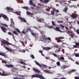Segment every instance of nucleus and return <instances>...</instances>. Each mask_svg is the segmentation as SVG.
<instances>
[{"label":"nucleus","instance_id":"nucleus-1","mask_svg":"<svg viewBox=\"0 0 79 79\" xmlns=\"http://www.w3.org/2000/svg\"><path fill=\"white\" fill-rule=\"evenodd\" d=\"M35 63L36 64H37V65H38V66H39L40 67V68H42V66L44 68H47V65L44 64H41V65H40L39 64V63L37 62L36 61H35Z\"/></svg>","mask_w":79,"mask_h":79},{"label":"nucleus","instance_id":"nucleus-2","mask_svg":"<svg viewBox=\"0 0 79 79\" xmlns=\"http://www.w3.org/2000/svg\"><path fill=\"white\" fill-rule=\"evenodd\" d=\"M4 41H2V43H3L4 45H5L6 44L7 45H12V46H14V45L12 44H11V43H10L8 42L5 40H3Z\"/></svg>","mask_w":79,"mask_h":79},{"label":"nucleus","instance_id":"nucleus-3","mask_svg":"<svg viewBox=\"0 0 79 79\" xmlns=\"http://www.w3.org/2000/svg\"><path fill=\"white\" fill-rule=\"evenodd\" d=\"M18 18L20 21H22L23 22H24V23H26L27 22V21L24 19V18H23L22 17H21L20 16H18Z\"/></svg>","mask_w":79,"mask_h":79},{"label":"nucleus","instance_id":"nucleus-4","mask_svg":"<svg viewBox=\"0 0 79 79\" xmlns=\"http://www.w3.org/2000/svg\"><path fill=\"white\" fill-rule=\"evenodd\" d=\"M2 17L3 18H4L5 19H6V20L7 21H9V19H8V17H7V16L6 15L3 14H2Z\"/></svg>","mask_w":79,"mask_h":79},{"label":"nucleus","instance_id":"nucleus-5","mask_svg":"<svg viewBox=\"0 0 79 79\" xmlns=\"http://www.w3.org/2000/svg\"><path fill=\"white\" fill-rule=\"evenodd\" d=\"M37 21L40 23H42L44 21V19H43L42 18H40L39 19H36Z\"/></svg>","mask_w":79,"mask_h":79},{"label":"nucleus","instance_id":"nucleus-6","mask_svg":"<svg viewBox=\"0 0 79 79\" xmlns=\"http://www.w3.org/2000/svg\"><path fill=\"white\" fill-rule=\"evenodd\" d=\"M42 39L44 40H47V37L45 36V35L44 34H42Z\"/></svg>","mask_w":79,"mask_h":79},{"label":"nucleus","instance_id":"nucleus-7","mask_svg":"<svg viewBox=\"0 0 79 79\" xmlns=\"http://www.w3.org/2000/svg\"><path fill=\"white\" fill-rule=\"evenodd\" d=\"M70 16L71 18H74V19H76V18H77V16H76V15L74 13H73L71 15H70Z\"/></svg>","mask_w":79,"mask_h":79},{"label":"nucleus","instance_id":"nucleus-8","mask_svg":"<svg viewBox=\"0 0 79 79\" xmlns=\"http://www.w3.org/2000/svg\"><path fill=\"white\" fill-rule=\"evenodd\" d=\"M39 1L44 3H48L50 2V0H39Z\"/></svg>","mask_w":79,"mask_h":79},{"label":"nucleus","instance_id":"nucleus-9","mask_svg":"<svg viewBox=\"0 0 79 79\" xmlns=\"http://www.w3.org/2000/svg\"><path fill=\"white\" fill-rule=\"evenodd\" d=\"M54 30H55L56 31H58L59 32H63V31H62L60 30V28L58 27H56L54 29Z\"/></svg>","mask_w":79,"mask_h":79},{"label":"nucleus","instance_id":"nucleus-10","mask_svg":"<svg viewBox=\"0 0 79 79\" xmlns=\"http://www.w3.org/2000/svg\"><path fill=\"white\" fill-rule=\"evenodd\" d=\"M5 66L6 67H7V68H10V67H12V68L14 67V65H13L11 64H6L5 65Z\"/></svg>","mask_w":79,"mask_h":79},{"label":"nucleus","instance_id":"nucleus-11","mask_svg":"<svg viewBox=\"0 0 79 79\" xmlns=\"http://www.w3.org/2000/svg\"><path fill=\"white\" fill-rule=\"evenodd\" d=\"M1 28L2 30V31H3L4 32H6V31L7 30L6 28H5V27H1Z\"/></svg>","mask_w":79,"mask_h":79},{"label":"nucleus","instance_id":"nucleus-12","mask_svg":"<svg viewBox=\"0 0 79 79\" xmlns=\"http://www.w3.org/2000/svg\"><path fill=\"white\" fill-rule=\"evenodd\" d=\"M33 70L34 71L36 72L37 73H40V70H39V69L35 68H34L33 69Z\"/></svg>","mask_w":79,"mask_h":79},{"label":"nucleus","instance_id":"nucleus-13","mask_svg":"<svg viewBox=\"0 0 79 79\" xmlns=\"http://www.w3.org/2000/svg\"><path fill=\"white\" fill-rule=\"evenodd\" d=\"M29 3H30V5H32V6H34V7H35L36 6H35V5L34 4V3H33V2H32V1L31 0H30L29 1Z\"/></svg>","mask_w":79,"mask_h":79},{"label":"nucleus","instance_id":"nucleus-14","mask_svg":"<svg viewBox=\"0 0 79 79\" xmlns=\"http://www.w3.org/2000/svg\"><path fill=\"white\" fill-rule=\"evenodd\" d=\"M60 60H62V62H64V63H66V61L64 60V58L63 56L60 57Z\"/></svg>","mask_w":79,"mask_h":79},{"label":"nucleus","instance_id":"nucleus-15","mask_svg":"<svg viewBox=\"0 0 79 79\" xmlns=\"http://www.w3.org/2000/svg\"><path fill=\"white\" fill-rule=\"evenodd\" d=\"M0 55L3 56H4V57H6V53L0 52Z\"/></svg>","mask_w":79,"mask_h":79},{"label":"nucleus","instance_id":"nucleus-16","mask_svg":"<svg viewBox=\"0 0 79 79\" xmlns=\"http://www.w3.org/2000/svg\"><path fill=\"white\" fill-rule=\"evenodd\" d=\"M68 68V66H66L64 65H63L61 67V68L62 69H65V68Z\"/></svg>","mask_w":79,"mask_h":79},{"label":"nucleus","instance_id":"nucleus-17","mask_svg":"<svg viewBox=\"0 0 79 79\" xmlns=\"http://www.w3.org/2000/svg\"><path fill=\"white\" fill-rule=\"evenodd\" d=\"M43 50H50L51 49L49 47H43Z\"/></svg>","mask_w":79,"mask_h":79},{"label":"nucleus","instance_id":"nucleus-18","mask_svg":"<svg viewBox=\"0 0 79 79\" xmlns=\"http://www.w3.org/2000/svg\"><path fill=\"white\" fill-rule=\"evenodd\" d=\"M43 71H44V72L47 73V74H52V73L50 72L47 70H44Z\"/></svg>","mask_w":79,"mask_h":79},{"label":"nucleus","instance_id":"nucleus-19","mask_svg":"<svg viewBox=\"0 0 79 79\" xmlns=\"http://www.w3.org/2000/svg\"><path fill=\"white\" fill-rule=\"evenodd\" d=\"M68 7H66L64 8L63 10L64 11V13H67V11H68Z\"/></svg>","mask_w":79,"mask_h":79},{"label":"nucleus","instance_id":"nucleus-20","mask_svg":"<svg viewBox=\"0 0 79 79\" xmlns=\"http://www.w3.org/2000/svg\"><path fill=\"white\" fill-rule=\"evenodd\" d=\"M11 24L13 25H14L15 24V22L13 21V19H11Z\"/></svg>","mask_w":79,"mask_h":79},{"label":"nucleus","instance_id":"nucleus-21","mask_svg":"<svg viewBox=\"0 0 79 79\" xmlns=\"http://www.w3.org/2000/svg\"><path fill=\"white\" fill-rule=\"evenodd\" d=\"M19 63H21V64H24V65H27V64H26L25 62H23L22 61H20V62H19Z\"/></svg>","mask_w":79,"mask_h":79},{"label":"nucleus","instance_id":"nucleus-22","mask_svg":"<svg viewBox=\"0 0 79 79\" xmlns=\"http://www.w3.org/2000/svg\"><path fill=\"white\" fill-rule=\"evenodd\" d=\"M27 15H33V14L29 12H28V11H27Z\"/></svg>","mask_w":79,"mask_h":79},{"label":"nucleus","instance_id":"nucleus-23","mask_svg":"<svg viewBox=\"0 0 79 79\" xmlns=\"http://www.w3.org/2000/svg\"><path fill=\"white\" fill-rule=\"evenodd\" d=\"M58 41H57V42H58V43H60V42H62V43H63V40L62 41L61 40L59 39V38H58Z\"/></svg>","mask_w":79,"mask_h":79},{"label":"nucleus","instance_id":"nucleus-24","mask_svg":"<svg viewBox=\"0 0 79 79\" xmlns=\"http://www.w3.org/2000/svg\"><path fill=\"white\" fill-rule=\"evenodd\" d=\"M1 25H2V26H5V27H8V25L5 23L3 24V23H1Z\"/></svg>","mask_w":79,"mask_h":79},{"label":"nucleus","instance_id":"nucleus-25","mask_svg":"<svg viewBox=\"0 0 79 79\" xmlns=\"http://www.w3.org/2000/svg\"><path fill=\"white\" fill-rule=\"evenodd\" d=\"M23 9H25V10H29V9L28 8V7L27 6L23 7Z\"/></svg>","mask_w":79,"mask_h":79},{"label":"nucleus","instance_id":"nucleus-26","mask_svg":"<svg viewBox=\"0 0 79 79\" xmlns=\"http://www.w3.org/2000/svg\"><path fill=\"white\" fill-rule=\"evenodd\" d=\"M13 32L14 34H15L17 35H18V33H17V32H16V31L15 30Z\"/></svg>","mask_w":79,"mask_h":79},{"label":"nucleus","instance_id":"nucleus-27","mask_svg":"<svg viewBox=\"0 0 79 79\" xmlns=\"http://www.w3.org/2000/svg\"><path fill=\"white\" fill-rule=\"evenodd\" d=\"M14 69H15V70H16V69H17L16 68H13V69H11V71H12V72H15V70Z\"/></svg>","mask_w":79,"mask_h":79},{"label":"nucleus","instance_id":"nucleus-28","mask_svg":"<svg viewBox=\"0 0 79 79\" xmlns=\"http://www.w3.org/2000/svg\"><path fill=\"white\" fill-rule=\"evenodd\" d=\"M15 30L16 31L18 32L20 34H21V31H19V30L18 28H16L15 29Z\"/></svg>","mask_w":79,"mask_h":79},{"label":"nucleus","instance_id":"nucleus-29","mask_svg":"<svg viewBox=\"0 0 79 79\" xmlns=\"http://www.w3.org/2000/svg\"><path fill=\"white\" fill-rule=\"evenodd\" d=\"M0 75H1V76H7V75H6V74H4L3 73H2L0 72Z\"/></svg>","mask_w":79,"mask_h":79},{"label":"nucleus","instance_id":"nucleus-30","mask_svg":"<svg viewBox=\"0 0 79 79\" xmlns=\"http://www.w3.org/2000/svg\"><path fill=\"white\" fill-rule=\"evenodd\" d=\"M1 60H2V63H5V64H6V61L5 60H3L2 59Z\"/></svg>","mask_w":79,"mask_h":79},{"label":"nucleus","instance_id":"nucleus-31","mask_svg":"<svg viewBox=\"0 0 79 79\" xmlns=\"http://www.w3.org/2000/svg\"><path fill=\"white\" fill-rule=\"evenodd\" d=\"M31 33L32 35H33V36H35V35H36V34L33 33V32L32 31L31 32Z\"/></svg>","mask_w":79,"mask_h":79},{"label":"nucleus","instance_id":"nucleus-32","mask_svg":"<svg viewBox=\"0 0 79 79\" xmlns=\"http://www.w3.org/2000/svg\"><path fill=\"white\" fill-rule=\"evenodd\" d=\"M7 50H8V51H10V52H13V50L12 49H10V48H7Z\"/></svg>","mask_w":79,"mask_h":79},{"label":"nucleus","instance_id":"nucleus-33","mask_svg":"<svg viewBox=\"0 0 79 79\" xmlns=\"http://www.w3.org/2000/svg\"><path fill=\"white\" fill-rule=\"evenodd\" d=\"M52 26H55L56 24L55 23V22H54L53 21H52Z\"/></svg>","mask_w":79,"mask_h":79},{"label":"nucleus","instance_id":"nucleus-34","mask_svg":"<svg viewBox=\"0 0 79 79\" xmlns=\"http://www.w3.org/2000/svg\"><path fill=\"white\" fill-rule=\"evenodd\" d=\"M58 39L60 40V39H64V38L60 36L59 37Z\"/></svg>","mask_w":79,"mask_h":79},{"label":"nucleus","instance_id":"nucleus-35","mask_svg":"<svg viewBox=\"0 0 79 79\" xmlns=\"http://www.w3.org/2000/svg\"><path fill=\"white\" fill-rule=\"evenodd\" d=\"M51 15H54L55 13L54 12L52 11V10L51 11Z\"/></svg>","mask_w":79,"mask_h":79},{"label":"nucleus","instance_id":"nucleus-36","mask_svg":"<svg viewBox=\"0 0 79 79\" xmlns=\"http://www.w3.org/2000/svg\"><path fill=\"white\" fill-rule=\"evenodd\" d=\"M56 64L57 66H60V63L59 61L56 62Z\"/></svg>","mask_w":79,"mask_h":79},{"label":"nucleus","instance_id":"nucleus-37","mask_svg":"<svg viewBox=\"0 0 79 79\" xmlns=\"http://www.w3.org/2000/svg\"><path fill=\"white\" fill-rule=\"evenodd\" d=\"M75 56L76 57H79V54H75Z\"/></svg>","mask_w":79,"mask_h":79},{"label":"nucleus","instance_id":"nucleus-38","mask_svg":"<svg viewBox=\"0 0 79 79\" xmlns=\"http://www.w3.org/2000/svg\"><path fill=\"white\" fill-rule=\"evenodd\" d=\"M31 58H33V59H34V58H35V57H34V55H33V54H32L31 55Z\"/></svg>","mask_w":79,"mask_h":79},{"label":"nucleus","instance_id":"nucleus-39","mask_svg":"<svg viewBox=\"0 0 79 79\" xmlns=\"http://www.w3.org/2000/svg\"><path fill=\"white\" fill-rule=\"evenodd\" d=\"M6 8L7 10H8V11H10V8L8 7H6Z\"/></svg>","mask_w":79,"mask_h":79},{"label":"nucleus","instance_id":"nucleus-40","mask_svg":"<svg viewBox=\"0 0 79 79\" xmlns=\"http://www.w3.org/2000/svg\"><path fill=\"white\" fill-rule=\"evenodd\" d=\"M27 31H31V29L30 28H27Z\"/></svg>","mask_w":79,"mask_h":79},{"label":"nucleus","instance_id":"nucleus-41","mask_svg":"<svg viewBox=\"0 0 79 79\" xmlns=\"http://www.w3.org/2000/svg\"><path fill=\"white\" fill-rule=\"evenodd\" d=\"M52 9L53 10V11H56V9H55V7H52Z\"/></svg>","mask_w":79,"mask_h":79},{"label":"nucleus","instance_id":"nucleus-42","mask_svg":"<svg viewBox=\"0 0 79 79\" xmlns=\"http://www.w3.org/2000/svg\"><path fill=\"white\" fill-rule=\"evenodd\" d=\"M75 45L76 46H79V43H75Z\"/></svg>","mask_w":79,"mask_h":79},{"label":"nucleus","instance_id":"nucleus-43","mask_svg":"<svg viewBox=\"0 0 79 79\" xmlns=\"http://www.w3.org/2000/svg\"><path fill=\"white\" fill-rule=\"evenodd\" d=\"M8 33L9 35H13L10 32H8Z\"/></svg>","mask_w":79,"mask_h":79},{"label":"nucleus","instance_id":"nucleus-44","mask_svg":"<svg viewBox=\"0 0 79 79\" xmlns=\"http://www.w3.org/2000/svg\"><path fill=\"white\" fill-rule=\"evenodd\" d=\"M47 40H51V38L50 37H47Z\"/></svg>","mask_w":79,"mask_h":79},{"label":"nucleus","instance_id":"nucleus-45","mask_svg":"<svg viewBox=\"0 0 79 79\" xmlns=\"http://www.w3.org/2000/svg\"><path fill=\"white\" fill-rule=\"evenodd\" d=\"M22 33L23 34H26V31H23L22 32Z\"/></svg>","mask_w":79,"mask_h":79},{"label":"nucleus","instance_id":"nucleus-46","mask_svg":"<svg viewBox=\"0 0 79 79\" xmlns=\"http://www.w3.org/2000/svg\"><path fill=\"white\" fill-rule=\"evenodd\" d=\"M76 32L77 33V34H79V29L77 30V31H76Z\"/></svg>","mask_w":79,"mask_h":79},{"label":"nucleus","instance_id":"nucleus-47","mask_svg":"<svg viewBox=\"0 0 79 79\" xmlns=\"http://www.w3.org/2000/svg\"><path fill=\"white\" fill-rule=\"evenodd\" d=\"M55 57H57V55L55 54H52Z\"/></svg>","mask_w":79,"mask_h":79},{"label":"nucleus","instance_id":"nucleus-48","mask_svg":"<svg viewBox=\"0 0 79 79\" xmlns=\"http://www.w3.org/2000/svg\"><path fill=\"white\" fill-rule=\"evenodd\" d=\"M49 28V29H52V28H54V27H51V26H49L48 27Z\"/></svg>","mask_w":79,"mask_h":79},{"label":"nucleus","instance_id":"nucleus-49","mask_svg":"<svg viewBox=\"0 0 79 79\" xmlns=\"http://www.w3.org/2000/svg\"><path fill=\"white\" fill-rule=\"evenodd\" d=\"M75 63H76V64H77L78 65H79V62H77V61H76L75 62Z\"/></svg>","mask_w":79,"mask_h":79},{"label":"nucleus","instance_id":"nucleus-50","mask_svg":"<svg viewBox=\"0 0 79 79\" xmlns=\"http://www.w3.org/2000/svg\"><path fill=\"white\" fill-rule=\"evenodd\" d=\"M46 10L47 11H50V9H47V8H46Z\"/></svg>","mask_w":79,"mask_h":79},{"label":"nucleus","instance_id":"nucleus-51","mask_svg":"<svg viewBox=\"0 0 79 79\" xmlns=\"http://www.w3.org/2000/svg\"><path fill=\"white\" fill-rule=\"evenodd\" d=\"M60 27H62V28H64V26H63V25H61L60 26Z\"/></svg>","mask_w":79,"mask_h":79},{"label":"nucleus","instance_id":"nucleus-52","mask_svg":"<svg viewBox=\"0 0 79 79\" xmlns=\"http://www.w3.org/2000/svg\"><path fill=\"white\" fill-rule=\"evenodd\" d=\"M55 11H56V13H59V10H55Z\"/></svg>","mask_w":79,"mask_h":79},{"label":"nucleus","instance_id":"nucleus-53","mask_svg":"<svg viewBox=\"0 0 79 79\" xmlns=\"http://www.w3.org/2000/svg\"><path fill=\"white\" fill-rule=\"evenodd\" d=\"M19 76L20 77H24V75H19Z\"/></svg>","mask_w":79,"mask_h":79},{"label":"nucleus","instance_id":"nucleus-54","mask_svg":"<svg viewBox=\"0 0 79 79\" xmlns=\"http://www.w3.org/2000/svg\"><path fill=\"white\" fill-rule=\"evenodd\" d=\"M73 47H74V48H77V46H76V45H73Z\"/></svg>","mask_w":79,"mask_h":79},{"label":"nucleus","instance_id":"nucleus-55","mask_svg":"<svg viewBox=\"0 0 79 79\" xmlns=\"http://www.w3.org/2000/svg\"><path fill=\"white\" fill-rule=\"evenodd\" d=\"M4 48H6V50H7V48H8L6 47V46L5 45H4Z\"/></svg>","mask_w":79,"mask_h":79},{"label":"nucleus","instance_id":"nucleus-56","mask_svg":"<svg viewBox=\"0 0 79 79\" xmlns=\"http://www.w3.org/2000/svg\"><path fill=\"white\" fill-rule=\"evenodd\" d=\"M71 71L72 72H74V71H76V70H75V69H72L71 70Z\"/></svg>","mask_w":79,"mask_h":79},{"label":"nucleus","instance_id":"nucleus-57","mask_svg":"<svg viewBox=\"0 0 79 79\" xmlns=\"http://www.w3.org/2000/svg\"><path fill=\"white\" fill-rule=\"evenodd\" d=\"M75 79H79V77H75Z\"/></svg>","mask_w":79,"mask_h":79},{"label":"nucleus","instance_id":"nucleus-58","mask_svg":"<svg viewBox=\"0 0 79 79\" xmlns=\"http://www.w3.org/2000/svg\"><path fill=\"white\" fill-rule=\"evenodd\" d=\"M70 35L71 37H74V35H73V34H71Z\"/></svg>","mask_w":79,"mask_h":79},{"label":"nucleus","instance_id":"nucleus-59","mask_svg":"<svg viewBox=\"0 0 79 79\" xmlns=\"http://www.w3.org/2000/svg\"><path fill=\"white\" fill-rule=\"evenodd\" d=\"M17 0L18 3H21V1H20V0Z\"/></svg>","mask_w":79,"mask_h":79},{"label":"nucleus","instance_id":"nucleus-60","mask_svg":"<svg viewBox=\"0 0 79 79\" xmlns=\"http://www.w3.org/2000/svg\"><path fill=\"white\" fill-rule=\"evenodd\" d=\"M12 37H13V38L14 39H15V36H14V35H12Z\"/></svg>","mask_w":79,"mask_h":79},{"label":"nucleus","instance_id":"nucleus-61","mask_svg":"<svg viewBox=\"0 0 79 79\" xmlns=\"http://www.w3.org/2000/svg\"><path fill=\"white\" fill-rule=\"evenodd\" d=\"M72 73V71H71H71L68 72V73L71 74Z\"/></svg>","mask_w":79,"mask_h":79},{"label":"nucleus","instance_id":"nucleus-62","mask_svg":"<svg viewBox=\"0 0 79 79\" xmlns=\"http://www.w3.org/2000/svg\"><path fill=\"white\" fill-rule=\"evenodd\" d=\"M19 41L21 43V44H24V42H23V41Z\"/></svg>","mask_w":79,"mask_h":79},{"label":"nucleus","instance_id":"nucleus-63","mask_svg":"<svg viewBox=\"0 0 79 79\" xmlns=\"http://www.w3.org/2000/svg\"><path fill=\"white\" fill-rule=\"evenodd\" d=\"M55 39H56V40H57V41H58V38H55Z\"/></svg>","mask_w":79,"mask_h":79},{"label":"nucleus","instance_id":"nucleus-64","mask_svg":"<svg viewBox=\"0 0 79 79\" xmlns=\"http://www.w3.org/2000/svg\"><path fill=\"white\" fill-rule=\"evenodd\" d=\"M54 47H55L56 48H58V46L54 45Z\"/></svg>","mask_w":79,"mask_h":79}]
</instances>
